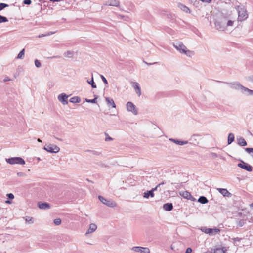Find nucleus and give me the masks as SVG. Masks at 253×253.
<instances>
[{
	"instance_id": "1",
	"label": "nucleus",
	"mask_w": 253,
	"mask_h": 253,
	"mask_svg": "<svg viewBox=\"0 0 253 253\" xmlns=\"http://www.w3.org/2000/svg\"><path fill=\"white\" fill-rule=\"evenodd\" d=\"M235 20L230 15L221 14L214 22L215 28L219 31H225L230 27H233Z\"/></svg>"
},
{
	"instance_id": "2",
	"label": "nucleus",
	"mask_w": 253,
	"mask_h": 253,
	"mask_svg": "<svg viewBox=\"0 0 253 253\" xmlns=\"http://www.w3.org/2000/svg\"><path fill=\"white\" fill-rule=\"evenodd\" d=\"M173 44L174 47L181 54H184L189 57H192L194 54L193 51L187 49V47L180 42L174 43Z\"/></svg>"
},
{
	"instance_id": "3",
	"label": "nucleus",
	"mask_w": 253,
	"mask_h": 253,
	"mask_svg": "<svg viewBox=\"0 0 253 253\" xmlns=\"http://www.w3.org/2000/svg\"><path fill=\"white\" fill-rule=\"evenodd\" d=\"M235 9H236L238 12V21H243L248 18V14L247 10L244 5L240 4L238 6H236Z\"/></svg>"
},
{
	"instance_id": "4",
	"label": "nucleus",
	"mask_w": 253,
	"mask_h": 253,
	"mask_svg": "<svg viewBox=\"0 0 253 253\" xmlns=\"http://www.w3.org/2000/svg\"><path fill=\"white\" fill-rule=\"evenodd\" d=\"M6 161L7 163L11 165H24L25 164V162L24 159L21 157H11L8 159H6Z\"/></svg>"
},
{
	"instance_id": "5",
	"label": "nucleus",
	"mask_w": 253,
	"mask_h": 253,
	"mask_svg": "<svg viewBox=\"0 0 253 253\" xmlns=\"http://www.w3.org/2000/svg\"><path fill=\"white\" fill-rule=\"evenodd\" d=\"M224 83L229 85V86L232 89L241 90L242 93H244V91L246 87H244L243 85H242L238 82H234V83L224 82Z\"/></svg>"
},
{
	"instance_id": "6",
	"label": "nucleus",
	"mask_w": 253,
	"mask_h": 253,
	"mask_svg": "<svg viewBox=\"0 0 253 253\" xmlns=\"http://www.w3.org/2000/svg\"><path fill=\"white\" fill-rule=\"evenodd\" d=\"M44 149L51 153H56L60 151V148L53 144H46L44 147Z\"/></svg>"
},
{
	"instance_id": "7",
	"label": "nucleus",
	"mask_w": 253,
	"mask_h": 253,
	"mask_svg": "<svg viewBox=\"0 0 253 253\" xmlns=\"http://www.w3.org/2000/svg\"><path fill=\"white\" fill-rule=\"evenodd\" d=\"M100 201L104 204L107 205L108 207H115L117 206L116 203L115 202L111 200H108L104 198L103 197L101 196H99L98 197Z\"/></svg>"
},
{
	"instance_id": "8",
	"label": "nucleus",
	"mask_w": 253,
	"mask_h": 253,
	"mask_svg": "<svg viewBox=\"0 0 253 253\" xmlns=\"http://www.w3.org/2000/svg\"><path fill=\"white\" fill-rule=\"evenodd\" d=\"M126 107L127 111L132 112L135 115H137V109L132 102H127L126 104Z\"/></svg>"
},
{
	"instance_id": "9",
	"label": "nucleus",
	"mask_w": 253,
	"mask_h": 253,
	"mask_svg": "<svg viewBox=\"0 0 253 253\" xmlns=\"http://www.w3.org/2000/svg\"><path fill=\"white\" fill-rule=\"evenodd\" d=\"M202 231L204 232L206 234H208L210 235H215L219 233L220 229L215 228H203L201 229Z\"/></svg>"
},
{
	"instance_id": "10",
	"label": "nucleus",
	"mask_w": 253,
	"mask_h": 253,
	"mask_svg": "<svg viewBox=\"0 0 253 253\" xmlns=\"http://www.w3.org/2000/svg\"><path fill=\"white\" fill-rule=\"evenodd\" d=\"M131 250L135 252L140 253H150L149 249L147 247L136 246V247H132Z\"/></svg>"
},
{
	"instance_id": "11",
	"label": "nucleus",
	"mask_w": 253,
	"mask_h": 253,
	"mask_svg": "<svg viewBox=\"0 0 253 253\" xmlns=\"http://www.w3.org/2000/svg\"><path fill=\"white\" fill-rule=\"evenodd\" d=\"M241 163L238 164V167L248 171L251 172L252 171V167L248 163H246L243 161H241Z\"/></svg>"
},
{
	"instance_id": "12",
	"label": "nucleus",
	"mask_w": 253,
	"mask_h": 253,
	"mask_svg": "<svg viewBox=\"0 0 253 253\" xmlns=\"http://www.w3.org/2000/svg\"><path fill=\"white\" fill-rule=\"evenodd\" d=\"M180 195L182 196L184 198H185L187 200H190L192 201H194L195 200V198H194L191 193L187 191H185L183 192H180L179 193Z\"/></svg>"
},
{
	"instance_id": "13",
	"label": "nucleus",
	"mask_w": 253,
	"mask_h": 253,
	"mask_svg": "<svg viewBox=\"0 0 253 253\" xmlns=\"http://www.w3.org/2000/svg\"><path fill=\"white\" fill-rule=\"evenodd\" d=\"M132 86L134 88L136 94L138 96H140L141 94V88L139 85V84L137 82H132L131 83Z\"/></svg>"
},
{
	"instance_id": "14",
	"label": "nucleus",
	"mask_w": 253,
	"mask_h": 253,
	"mask_svg": "<svg viewBox=\"0 0 253 253\" xmlns=\"http://www.w3.org/2000/svg\"><path fill=\"white\" fill-rule=\"evenodd\" d=\"M68 96H67L65 93H61L59 94L58 96V99L64 105H66L68 104L67 98Z\"/></svg>"
},
{
	"instance_id": "15",
	"label": "nucleus",
	"mask_w": 253,
	"mask_h": 253,
	"mask_svg": "<svg viewBox=\"0 0 253 253\" xmlns=\"http://www.w3.org/2000/svg\"><path fill=\"white\" fill-rule=\"evenodd\" d=\"M217 190L224 197H229L231 195V193L226 189L217 188Z\"/></svg>"
},
{
	"instance_id": "16",
	"label": "nucleus",
	"mask_w": 253,
	"mask_h": 253,
	"mask_svg": "<svg viewBox=\"0 0 253 253\" xmlns=\"http://www.w3.org/2000/svg\"><path fill=\"white\" fill-rule=\"evenodd\" d=\"M97 229V226L95 224L91 223L89 225V229L87 230L85 234H90L94 232Z\"/></svg>"
},
{
	"instance_id": "17",
	"label": "nucleus",
	"mask_w": 253,
	"mask_h": 253,
	"mask_svg": "<svg viewBox=\"0 0 253 253\" xmlns=\"http://www.w3.org/2000/svg\"><path fill=\"white\" fill-rule=\"evenodd\" d=\"M106 5L111 6H118L119 5V2L116 0H111L108 1L105 3Z\"/></svg>"
},
{
	"instance_id": "18",
	"label": "nucleus",
	"mask_w": 253,
	"mask_h": 253,
	"mask_svg": "<svg viewBox=\"0 0 253 253\" xmlns=\"http://www.w3.org/2000/svg\"><path fill=\"white\" fill-rule=\"evenodd\" d=\"M105 100L108 106H112V107L114 108L116 107V104L112 98L110 97H106Z\"/></svg>"
},
{
	"instance_id": "19",
	"label": "nucleus",
	"mask_w": 253,
	"mask_h": 253,
	"mask_svg": "<svg viewBox=\"0 0 253 253\" xmlns=\"http://www.w3.org/2000/svg\"><path fill=\"white\" fill-rule=\"evenodd\" d=\"M38 207L41 209H48L50 207L49 204L47 203H39Z\"/></svg>"
},
{
	"instance_id": "20",
	"label": "nucleus",
	"mask_w": 253,
	"mask_h": 253,
	"mask_svg": "<svg viewBox=\"0 0 253 253\" xmlns=\"http://www.w3.org/2000/svg\"><path fill=\"white\" fill-rule=\"evenodd\" d=\"M163 209L166 211H170L173 209L172 203H166L163 205Z\"/></svg>"
},
{
	"instance_id": "21",
	"label": "nucleus",
	"mask_w": 253,
	"mask_h": 253,
	"mask_svg": "<svg viewBox=\"0 0 253 253\" xmlns=\"http://www.w3.org/2000/svg\"><path fill=\"white\" fill-rule=\"evenodd\" d=\"M169 140L170 141H172V142H174V143L179 145H183L184 144H186L188 143V141H180V140L172 139V138L169 139Z\"/></svg>"
},
{
	"instance_id": "22",
	"label": "nucleus",
	"mask_w": 253,
	"mask_h": 253,
	"mask_svg": "<svg viewBox=\"0 0 253 253\" xmlns=\"http://www.w3.org/2000/svg\"><path fill=\"white\" fill-rule=\"evenodd\" d=\"M178 7L181 9L182 10V11H183L184 12L187 13H190V10L189 9V8L188 7H187V6H186L185 5L182 4H178Z\"/></svg>"
},
{
	"instance_id": "23",
	"label": "nucleus",
	"mask_w": 253,
	"mask_h": 253,
	"mask_svg": "<svg viewBox=\"0 0 253 253\" xmlns=\"http://www.w3.org/2000/svg\"><path fill=\"white\" fill-rule=\"evenodd\" d=\"M226 251V247L218 248L214 250L213 253H225Z\"/></svg>"
},
{
	"instance_id": "24",
	"label": "nucleus",
	"mask_w": 253,
	"mask_h": 253,
	"mask_svg": "<svg viewBox=\"0 0 253 253\" xmlns=\"http://www.w3.org/2000/svg\"><path fill=\"white\" fill-rule=\"evenodd\" d=\"M238 144L241 146H245L247 145V143L243 137H240L237 139Z\"/></svg>"
},
{
	"instance_id": "25",
	"label": "nucleus",
	"mask_w": 253,
	"mask_h": 253,
	"mask_svg": "<svg viewBox=\"0 0 253 253\" xmlns=\"http://www.w3.org/2000/svg\"><path fill=\"white\" fill-rule=\"evenodd\" d=\"M234 135L233 133H230L229 134H228V144L229 145L230 144H231L234 140Z\"/></svg>"
},
{
	"instance_id": "26",
	"label": "nucleus",
	"mask_w": 253,
	"mask_h": 253,
	"mask_svg": "<svg viewBox=\"0 0 253 253\" xmlns=\"http://www.w3.org/2000/svg\"><path fill=\"white\" fill-rule=\"evenodd\" d=\"M150 196L151 197H154V194L153 192V191H147L146 192H144L143 197L145 198H148Z\"/></svg>"
},
{
	"instance_id": "27",
	"label": "nucleus",
	"mask_w": 253,
	"mask_h": 253,
	"mask_svg": "<svg viewBox=\"0 0 253 253\" xmlns=\"http://www.w3.org/2000/svg\"><path fill=\"white\" fill-rule=\"evenodd\" d=\"M198 201L201 204H206L208 202L207 198L204 196H200L199 198Z\"/></svg>"
},
{
	"instance_id": "28",
	"label": "nucleus",
	"mask_w": 253,
	"mask_h": 253,
	"mask_svg": "<svg viewBox=\"0 0 253 253\" xmlns=\"http://www.w3.org/2000/svg\"><path fill=\"white\" fill-rule=\"evenodd\" d=\"M70 102L72 103H79L81 101V98L78 96H75L70 99Z\"/></svg>"
},
{
	"instance_id": "29",
	"label": "nucleus",
	"mask_w": 253,
	"mask_h": 253,
	"mask_svg": "<svg viewBox=\"0 0 253 253\" xmlns=\"http://www.w3.org/2000/svg\"><path fill=\"white\" fill-rule=\"evenodd\" d=\"M198 136L197 135H196V134H194V135H193L190 139H189V141H191V143H192V144H198V142L197 141V140L196 139V138L197 137H198Z\"/></svg>"
},
{
	"instance_id": "30",
	"label": "nucleus",
	"mask_w": 253,
	"mask_h": 253,
	"mask_svg": "<svg viewBox=\"0 0 253 253\" xmlns=\"http://www.w3.org/2000/svg\"><path fill=\"white\" fill-rule=\"evenodd\" d=\"M243 93H246L247 95L253 96V90H251L247 87H245Z\"/></svg>"
},
{
	"instance_id": "31",
	"label": "nucleus",
	"mask_w": 253,
	"mask_h": 253,
	"mask_svg": "<svg viewBox=\"0 0 253 253\" xmlns=\"http://www.w3.org/2000/svg\"><path fill=\"white\" fill-rule=\"evenodd\" d=\"M87 83L91 85V87L93 88H96V85L94 83L93 75L92 74V78L90 81L87 80Z\"/></svg>"
},
{
	"instance_id": "32",
	"label": "nucleus",
	"mask_w": 253,
	"mask_h": 253,
	"mask_svg": "<svg viewBox=\"0 0 253 253\" xmlns=\"http://www.w3.org/2000/svg\"><path fill=\"white\" fill-rule=\"evenodd\" d=\"M24 56V49L22 50L18 54L17 58L18 59H22Z\"/></svg>"
},
{
	"instance_id": "33",
	"label": "nucleus",
	"mask_w": 253,
	"mask_h": 253,
	"mask_svg": "<svg viewBox=\"0 0 253 253\" xmlns=\"http://www.w3.org/2000/svg\"><path fill=\"white\" fill-rule=\"evenodd\" d=\"M8 21V19L6 17L0 15V23L6 22Z\"/></svg>"
},
{
	"instance_id": "34",
	"label": "nucleus",
	"mask_w": 253,
	"mask_h": 253,
	"mask_svg": "<svg viewBox=\"0 0 253 253\" xmlns=\"http://www.w3.org/2000/svg\"><path fill=\"white\" fill-rule=\"evenodd\" d=\"M85 101L88 103H96L97 102V98L95 97L92 99H85Z\"/></svg>"
},
{
	"instance_id": "35",
	"label": "nucleus",
	"mask_w": 253,
	"mask_h": 253,
	"mask_svg": "<svg viewBox=\"0 0 253 253\" xmlns=\"http://www.w3.org/2000/svg\"><path fill=\"white\" fill-rule=\"evenodd\" d=\"M165 183H166L165 182H162V183H159L156 186L155 188H153L151 191H153V192L154 193V191H156L159 187H160L161 185H163Z\"/></svg>"
},
{
	"instance_id": "36",
	"label": "nucleus",
	"mask_w": 253,
	"mask_h": 253,
	"mask_svg": "<svg viewBox=\"0 0 253 253\" xmlns=\"http://www.w3.org/2000/svg\"><path fill=\"white\" fill-rule=\"evenodd\" d=\"M65 56H68L69 57H71L73 56L74 54V52L71 51H68L66 53H65Z\"/></svg>"
},
{
	"instance_id": "37",
	"label": "nucleus",
	"mask_w": 253,
	"mask_h": 253,
	"mask_svg": "<svg viewBox=\"0 0 253 253\" xmlns=\"http://www.w3.org/2000/svg\"><path fill=\"white\" fill-rule=\"evenodd\" d=\"M61 223V220L60 218H56L54 220V223L56 225H59Z\"/></svg>"
},
{
	"instance_id": "38",
	"label": "nucleus",
	"mask_w": 253,
	"mask_h": 253,
	"mask_svg": "<svg viewBox=\"0 0 253 253\" xmlns=\"http://www.w3.org/2000/svg\"><path fill=\"white\" fill-rule=\"evenodd\" d=\"M8 6V5L5 3H0V11L3 9L4 8Z\"/></svg>"
},
{
	"instance_id": "39",
	"label": "nucleus",
	"mask_w": 253,
	"mask_h": 253,
	"mask_svg": "<svg viewBox=\"0 0 253 253\" xmlns=\"http://www.w3.org/2000/svg\"><path fill=\"white\" fill-rule=\"evenodd\" d=\"M25 220L28 222L33 223V219L30 217H26Z\"/></svg>"
},
{
	"instance_id": "40",
	"label": "nucleus",
	"mask_w": 253,
	"mask_h": 253,
	"mask_svg": "<svg viewBox=\"0 0 253 253\" xmlns=\"http://www.w3.org/2000/svg\"><path fill=\"white\" fill-rule=\"evenodd\" d=\"M17 175L18 176H20V177H26V174L24 173V172H19L17 173Z\"/></svg>"
},
{
	"instance_id": "41",
	"label": "nucleus",
	"mask_w": 253,
	"mask_h": 253,
	"mask_svg": "<svg viewBox=\"0 0 253 253\" xmlns=\"http://www.w3.org/2000/svg\"><path fill=\"white\" fill-rule=\"evenodd\" d=\"M100 77H101V78L102 79L103 82L106 84H108V82H107V80L106 79V78L103 75H101Z\"/></svg>"
},
{
	"instance_id": "42",
	"label": "nucleus",
	"mask_w": 253,
	"mask_h": 253,
	"mask_svg": "<svg viewBox=\"0 0 253 253\" xmlns=\"http://www.w3.org/2000/svg\"><path fill=\"white\" fill-rule=\"evenodd\" d=\"M23 3L26 5H29L31 3V0H24L23 1Z\"/></svg>"
},
{
	"instance_id": "43",
	"label": "nucleus",
	"mask_w": 253,
	"mask_h": 253,
	"mask_svg": "<svg viewBox=\"0 0 253 253\" xmlns=\"http://www.w3.org/2000/svg\"><path fill=\"white\" fill-rule=\"evenodd\" d=\"M7 196L9 199H13L14 198L13 194L12 193L7 194Z\"/></svg>"
},
{
	"instance_id": "44",
	"label": "nucleus",
	"mask_w": 253,
	"mask_h": 253,
	"mask_svg": "<svg viewBox=\"0 0 253 253\" xmlns=\"http://www.w3.org/2000/svg\"><path fill=\"white\" fill-rule=\"evenodd\" d=\"M211 155L213 158H216L218 157V155L216 153H214V152L211 153Z\"/></svg>"
},
{
	"instance_id": "45",
	"label": "nucleus",
	"mask_w": 253,
	"mask_h": 253,
	"mask_svg": "<svg viewBox=\"0 0 253 253\" xmlns=\"http://www.w3.org/2000/svg\"><path fill=\"white\" fill-rule=\"evenodd\" d=\"M107 135V136L105 138V141H111V140H113L112 138H111V137H110L108 135Z\"/></svg>"
},
{
	"instance_id": "46",
	"label": "nucleus",
	"mask_w": 253,
	"mask_h": 253,
	"mask_svg": "<svg viewBox=\"0 0 253 253\" xmlns=\"http://www.w3.org/2000/svg\"><path fill=\"white\" fill-rule=\"evenodd\" d=\"M192 249L191 248H188L185 252V253H192Z\"/></svg>"
},
{
	"instance_id": "47",
	"label": "nucleus",
	"mask_w": 253,
	"mask_h": 253,
	"mask_svg": "<svg viewBox=\"0 0 253 253\" xmlns=\"http://www.w3.org/2000/svg\"><path fill=\"white\" fill-rule=\"evenodd\" d=\"M46 36H47L46 34H41L38 36V38H42V37H46Z\"/></svg>"
},
{
	"instance_id": "48",
	"label": "nucleus",
	"mask_w": 253,
	"mask_h": 253,
	"mask_svg": "<svg viewBox=\"0 0 253 253\" xmlns=\"http://www.w3.org/2000/svg\"><path fill=\"white\" fill-rule=\"evenodd\" d=\"M55 33V32H48L46 33V35H47V36H50L51 35L54 34Z\"/></svg>"
},
{
	"instance_id": "49",
	"label": "nucleus",
	"mask_w": 253,
	"mask_h": 253,
	"mask_svg": "<svg viewBox=\"0 0 253 253\" xmlns=\"http://www.w3.org/2000/svg\"><path fill=\"white\" fill-rule=\"evenodd\" d=\"M10 80H10V79L8 77H5V78L4 79L3 81H4V82H7V81H10Z\"/></svg>"
},
{
	"instance_id": "50",
	"label": "nucleus",
	"mask_w": 253,
	"mask_h": 253,
	"mask_svg": "<svg viewBox=\"0 0 253 253\" xmlns=\"http://www.w3.org/2000/svg\"><path fill=\"white\" fill-rule=\"evenodd\" d=\"M200 0L202 1V2H207V3H209L211 1V0Z\"/></svg>"
},
{
	"instance_id": "51",
	"label": "nucleus",
	"mask_w": 253,
	"mask_h": 253,
	"mask_svg": "<svg viewBox=\"0 0 253 253\" xmlns=\"http://www.w3.org/2000/svg\"><path fill=\"white\" fill-rule=\"evenodd\" d=\"M49 0L52 2H59V1H62V0Z\"/></svg>"
},
{
	"instance_id": "52",
	"label": "nucleus",
	"mask_w": 253,
	"mask_h": 253,
	"mask_svg": "<svg viewBox=\"0 0 253 253\" xmlns=\"http://www.w3.org/2000/svg\"><path fill=\"white\" fill-rule=\"evenodd\" d=\"M34 63H40V61L37 60V59H36L35 61H34Z\"/></svg>"
},
{
	"instance_id": "53",
	"label": "nucleus",
	"mask_w": 253,
	"mask_h": 253,
	"mask_svg": "<svg viewBox=\"0 0 253 253\" xmlns=\"http://www.w3.org/2000/svg\"><path fill=\"white\" fill-rule=\"evenodd\" d=\"M240 240H241V239L238 237L235 238V241H239Z\"/></svg>"
},
{
	"instance_id": "54",
	"label": "nucleus",
	"mask_w": 253,
	"mask_h": 253,
	"mask_svg": "<svg viewBox=\"0 0 253 253\" xmlns=\"http://www.w3.org/2000/svg\"><path fill=\"white\" fill-rule=\"evenodd\" d=\"M37 68H40L41 66V64H35Z\"/></svg>"
},
{
	"instance_id": "55",
	"label": "nucleus",
	"mask_w": 253,
	"mask_h": 253,
	"mask_svg": "<svg viewBox=\"0 0 253 253\" xmlns=\"http://www.w3.org/2000/svg\"><path fill=\"white\" fill-rule=\"evenodd\" d=\"M5 203H8V204H11V202L9 200H7L5 201Z\"/></svg>"
},
{
	"instance_id": "56",
	"label": "nucleus",
	"mask_w": 253,
	"mask_h": 253,
	"mask_svg": "<svg viewBox=\"0 0 253 253\" xmlns=\"http://www.w3.org/2000/svg\"><path fill=\"white\" fill-rule=\"evenodd\" d=\"M250 80L251 81L253 82V76L250 77Z\"/></svg>"
},
{
	"instance_id": "57",
	"label": "nucleus",
	"mask_w": 253,
	"mask_h": 253,
	"mask_svg": "<svg viewBox=\"0 0 253 253\" xmlns=\"http://www.w3.org/2000/svg\"><path fill=\"white\" fill-rule=\"evenodd\" d=\"M250 207L252 208H253V203H252L250 204Z\"/></svg>"
},
{
	"instance_id": "58",
	"label": "nucleus",
	"mask_w": 253,
	"mask_h": 253,
	"mask_svg": "<svg viewBox=\"0 0 253 253\" xmlns=\"http://www.w3.org/2000/svg\"><path fill=\"white\" fill-rule=\"evenodd\" d=\"M38 141L39 142H42V140L40 139H38Z\"/></svg>"
},
{
	"instance_id": "59",
	"label": "nucleus",
	"mask_w": 253,
	"mask_h": 253,
	"mask_svg": "<svg viewBox=\"0 0 253 253\" xmlns=\"http://www.w3.org/2000/svg\"><path fill=\"white\" fill-rule=\"evenodd\" d=\"M144 63L147 64V63L145 61H144Z\"/></svg>"
},
{
	"instance_id": "60",
	"label": "nucleus",
	"mask_w": 253,
	"mask_h": 253,
	"mask_svg": "<svg viewBox=\"0 0 253 253\" xmlns=\"http://www.w3.org/2000/svg\"><path fill=\"white\" fill-rule=\"evenodd\" d=\"M153 63L156 64V63H158L155 62H154Z\"/></svg>"
}]
</instances>
